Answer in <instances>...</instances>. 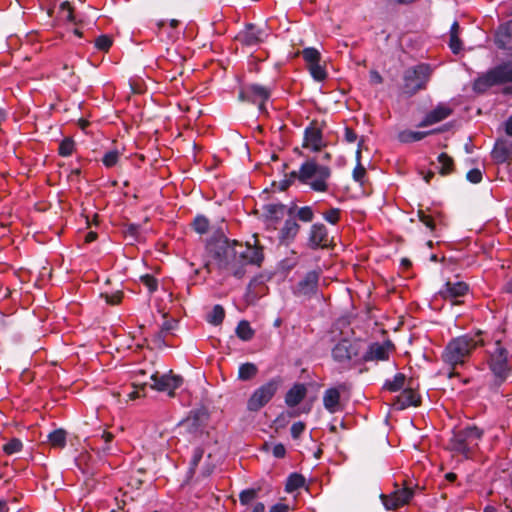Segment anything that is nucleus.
<instances>
[{
  "label": "nucleus",
  "instance_id": "f257e3e1",
  "mask_svg": "<svg viewBox=\"0 0 512 512\" xmlns=\"http://www.w3.org/2000/svg\"><path fill=\"white\" fill-rule=\"evenodd\" d=\"M231 248L226 249L227 267H221L220 270L230 271L236 278H242L246 273V266L249 264L260 265L263 260L262 248L256 243L251 245L249 242L243 244L236 240L232 242Z\"/></svg>",
  "mask_w": 512,
  "mask_h": 512
},
{
  "label": "nucleus",
  "instance_id": "f03ea898",
  "mask_svg": "<svg viewBox=\"0 0 512 512\" xmlns=\"http://www.w3.org/2000/svg\"><path fill=\"white\" fill-rule=\"evenodd\" d=\"M478 345H483L482 341L469 335L456 337L447 344L442 359L454 369L457 365H464Z\"/></svg>",
  "mask_w": 512,
  "mask_h": 512
},
{
  "label": "nucleus",
  "instance_id": "7ed1b4c3",
  "mask_svg": "<svg viewBox=\"0 0 512 512\" xmlns=\"http://www.w3.org/2000/svg\"><path fill=\"white\" fill-rule=\"evenodd\" d=\"M330 177V169L327 166L319 165L315 160H308L303 163L299 171H292L290 179H299L304 184H309L315 191H326V180Z\"/></svg>",
  "mask_w": 512,
  "mask_h": 512
},
{
  "label": "nucleus",
  "instance_id": "20e7f679",
  "mask_svg": "<svg viewBox=\"0 0 512 512\" xmlns=\"http://www.w3.org/2000/svg\"><path fill=\"white\" fill-rule=\"evenodd\" d=\"M512 82V62L503 63L479 76L473 84L474 91L483 93L490 87Z\"/></svg>",
  "mask_w": 512,
  "mask_h": 512
},
{
  "label": "nucleus",
  "instance_id": "39448f33",
  "mask_svg": "<svg viewBox=\"0 0 512 512\" xmlns=\"http://www.w3.org/2000/svg\"><path fill=\"white\" fill-rule=\"evenodd\" d=\"M482 435L483 431L477 426H468L456 431L450 440V449L468 457Z\"/></svg>",
  "mask_w": 512,
  "mask_h": 512
},
{
  "label": "nucleus",
  "instance_id": "423d86ee",
  "mask_svg": "<svg viewBox=\"0 0 512 512\" xmlns=\"http://www.w3.org/2000/svg\"><path fill=\"white\" fill-rule=\"evenodd\" d=\"M431 75V68L427 64H419L408 68L404 72L402 87L403 93L412 96L424 89Z\"/></svg>",
  "mask_w": 512,
  "mask_h": 512
},
{
  "label": "nucleus",
  "instance_id": "0eeeda50",
  "mask_svg": "<svg viewBox=\"0 0 512 512\" xmlns=\"http://www.w3.org/2000/svg\"><path fill=\"white\" fill-rule=\"evenodd\" d=\"M495 344L496 348L490 354L488 364L495 377V385L500 386L508 378L512 367L509 364L507 349L501 346L500 341H496Z\"/></svg>",
  "mask_w": 512,
  "mask_h": 512
},
{
  "label": "nucleus",
  "instance_id": "6e6552de",
  "mask_svg": "<svg viewBox=\"0 0 512 512\" xmlns=\"http://www.w3.org/2000/svg\"><path fill=\"white\" fill-rule=\"evenodd\" d=\"M272 86L257 83L245 84L240 88L238 98L258 106L260 111L265 110V103L270 99Z\"/></svg>",
  "mask_w": 512,
  "mask_h": 512
},
{
  "label": "nucleus",
  "instance_id": "1a4fd4ad",
  "mask_svg": "<svg viewBox=\"0 0 512 512\" xmlns=\"http://www.w3.org/2000/svg\"><path fill=\"white\" fill-rule=\"evenodd\" d=\"M280 384L279 378H273L257 388L247 401V409L251 412L259 411L273 398Z\"/></svg>",
  "mask_w": 512,
  "mask_h": 512
},
{
  "label": "nucleus",
  "instance_id": "9d476101",
  "mask_svg": "<svg viewBox=\"0 0 512 512\" xmlns=\"http://www.w3.org/2000/svg\"><path fill=\"white\" fill-rule=\"evenodd\" d=\"M232 242H230L223 233H219L217 236L212 238L207 243V250L213 260V262H208L206 264V267L210 269L211 265H216L218 269H221V267H227L228 262L226 259V249L225 248H231Z\"/></svg>",
  "mask_w": 512,
  "mask_h": 512
},
{
  "label": "nucleus",
  "instance_id": "9b49d317",
  "mask_svg": "<svg viewBox=\"0 0 512 512\" xmlns=\"http://www.w3.org/2000/svg\"><path fill=\"white\" fill-rule=\"evenodd\" d=\"M267 37L268 33L264 27L255 24H247L245 28L237 34L236 40L247 47H255L264 42Z\"/></svg>",
  "mask_w": 512,
  "mask_h": 512
},
{
  "label": "nucleus",
  "instance_id": "f8f14e48",
  "mask_svg": "<svg viewBox=\"0 0 512 512\" xmlns=\"http://www.w3.org/2000/svg\"><path fill=\"white\" fill-rule=\"evenodd\" d=\"M395 487L396 490L390 495L381 494L380 496L382 503L387 510H395L407 504L414 495L412 488L404 487L400 489L397 484Z\"/></svg>",
  "mask_w": 512,
  "mask_h": 512
},
{
  "label": "nucleus",
  "instance_id": "ddd939ff",
  "mask_svg": "<svg viewBox=\"0 0 512 512\" xmlns=\"http://www.w3.org/2000/svg\"><path fill=\"white\" fill-rule=\"evenodd\" d=\"M152 383L150 387L157 391L165 392L167 391L170 396H173V391L177 389L181 383L182 378L180 376L171 375V374H159L158 372L152 374L150 376Z\"/></svg>",
  "mask_w": 512,
  "mask_h": 512
},
{
  "label": "nucleus",
  "instance_id": "4468645a",
  "mask_svg": "<svg viewBox=\"0 0 512 512\" xmlns=\"http://www.w3.org/2000/svg\"><path fill=\"white\" fill-rule=\"evenodd\" d=\"M468 292V285L464 282H450L448 281L444 287L439 291L440 296L445 300H450L453 305H458L461 302L458 298L466 295Z\"/></svg>",
  "mask_w": 512,
  "mask_h": 512
},
{
  "label": "nucleus",
  "instance_id": "2eb2a0df",
  "mask_svg": "<svg viewBox=\"0 0 512 512\" xmlns=\"http://www.w3.org/2000/svg\"><path fill=\"white\" fill-rule=\"evenodd\" d=\"M332 356L337 362L349 361L353 357L358 356L357 344L351 343L347 339H343L332 349Z\"/></svg>",
  "mask_w": 512,
  "mask_h": 512
},
{
  "label": "nucleus",
  "instance_id": "dca6fc26",
  "mask_svg": "<svg viewBox=\"0 0 512 512\" xmlns=\"http://www.w3.org/2000/svg\"><path fill=\"white\" fill-rule=\"evenodd\" d=\"M491 156L497 163H504L512 157V136H510L508 132H506L504 138L497 140Z\"/></svg>",
  "mask_w": 512,
  "mask_h": 512
},
{
  "label": "nucleus",
  "instance_id": "f3484780",
  "mask_svg": "<svg viewBox=\"0 0 512 512\" xmlns=\"http://www.w3.org/2000/svg\"><path fill=\"white\" fill-rule=\"evenodd\" d=\"M319 281L317 271H309L296 286L295 294L298 296H311L316 293Z\"/></svg>",
  "mask_w": 512,
  "mask_h": 512
},
{
  "label": "nucleus",
  "instance_id": "a211bd4d",
  "mask_svg": "<svg viewBox=\"0 0 512 512\" xmlns=\"http://www.w3.org/2000/svg\"><path fill=\"white\" fill-rule=\"evenodd\" d=\"M207 420L208 413L204 409H199L192 411L190 415L180 423V426L184 427L190 433H196L206 424Z\"/></svg>",
  "mask_w": 512,
  "mask_h": 512
},
{
  "label": "nucleus",
  "instance_id": "6ab92c4d",
  "mask_svg": "<svg viewBox=\"0 0 512 512\" xmlns=\"http://www.w3.org/2000/svg\"><path fill=\"white\" fill-rule=\"evenodd\" d=\"M329 245L328 232L324 224L317 223L312 225L309 235V246L312 249L325 248Z\"/></svg>",
  "mask_w": 512,
  "mask_h": 512
},
{
  "label": "nucleus",
  "instance_id": "aec40b11",
  "mask_svg": "<svg viewBox=\"0 0 512 512\" xmlns=\"http://www.w3.org/2000/svg\"><path fill=\"white\" fill-rule=\"evenodd\" d=\"M452 114V108L448 104L441 103L428 112L421 121V126H429L437 124Z\"/></svg>",
  "mask_w": 512,
  "mask_h": 512
},
{
  "label": "nucleus",
  "instance_id": "412c9836",
  "mask_svg": "<svg viewBox=\"0 0 512 512\" xmlns=\"http://www.w3.org/2000/svg\"><path fill=\"white\" fill-rule=\"evenodd\" d=\"M264 216L268 221H278L287 213L293 215L294 208H288L281 203H270L263 206Z\"/></svg>",
  "mask_w": 512,
  "mask_h": 512
},
{
  "label": "nucleus",
  "instance_id": "4be33fe9",
  "mask_svg": "<svg viewBox=\"0 0 512 512\" xmlns=\"http://www.w3.org/2000/svg\"><path fill=\"white\" fill-rule=\"evenodd\" d=\"M421 403L420 396L412 389H405L397 397L394 406L398 410H403L409 406H419Z\"/></svg>",
  "mask_w": 512,
  "mask_h": 512
},
{
  "label": "nucleus",
  "instance_id": "5701e85b",
  "mask_svg": "<svg viewBox=\"0 0 512 512\" xmlns=\"http://www.w3.org/2000/svg\"><path fill=\"white\" fill-rule=\"evenodd\" d=\"M495 42L499 48L512 49V21L499 27L496 32Z\"/></svg>",
  "mask_w": 512,
  "mask_h": 512
},
{
  "label": "nucleus",
  "instance_id": "b1692460",
  "mask_svg": "<svg viewBox=\"0 0 512 512\" xmlns=\"http://www.w3.org/2000/svg\"><path fill=\"white\" fill-rule=\"evenodd\" d=\"M389 344L373 343L368 347V350L363 355V360L368 361H383L388 359Z\"/></svg>",
  "mask_w": 512,
  "mask_h": 512
},
{
  "label": "nucleus",
  "instance_id": "393cba45",
  "mask_svg": "<svg viewBox=\"0 0 512 512\" xmlns=\"http://www.w3.org/2000/svg\"><path fill=\"white\" fill-rule=\"evenodd\" d=\"M325 145L321 130H305L303 147L319 151Z\"/></svg>",
  "mask_w": 512,
  "mask_h": 512
},
{
  "label": "nucleus",
  "instance_id": "a878e982",
  "mask_svg": "<svg viewBox=\"0 0 512 512\" xmlns=\"http://www.w3.org/2000/svg\"><path fill=\"white\" fill-rule=\"evenodd\" d=\"M435 130L416 131L411 130H399L394 136L400 143H411L424 139L428 135L432 134Z\"/></svg>",
  "mask_w": 512,
  "mask_h": 512
},
{
  "label": "nucleus",
  "instance_id": "bb28decb",
  "mask_svg": "<svg viewBox=\"0 0 512 512\" xmlns=\"http://www.w3.org/2000/svg\"><path fill=\"white\" fill-rule=\"evenodd\" d=\"M340 391L338 388H329L323 396L324 407L331 413H335L340 409Z\"/></svg>",
  "mask_w": 512,
  "mask_h": 512
},
{
  "label": "nucleus",
  "instance_id": "cd10ccee",
  "mask_svg": "<svg viewBox=\"0 0 512 512\" xmlns=\"http://www.w3.org/2000/svg\"><path fill=\"white\" fill-rule=\"evenodd\" d=\"M307 389L304 384H295L285 396V403L294 407L298 405L306 396Z\"/></svg>",
  "mask_w": 512,
  "mask_h": 512
},
{
  "label": "nucleus",
  "instance_id": "c85d7f7f",
  "mask_svg": "<svg viewBox=\"0 0 512 512\" xmlns=\"http://www.w3.org/2000/svg\"><path fill=\"white\" fill-rule=\"evenodd\" d=\"M299 228V224L294 219H287L280 230V241L285 243L292 241L297 235Z\"/></svg>",
  "mask_w": 512,
  "mask_h": 512
},
{
  "label": "nucleus",
  "instance_id": "c756f323",
  "mask_svg": "<svg viewBox=\"0 0 512 512\" xmlns=\"http://www.w3.org/2000/svg\"><path fill=\"white\" fill-rule=\"evenodd\" d=\"M258 367L254 363L246 362L240 365L238 370V379L241 381H249L256 377Z\"/></svg>",
  "mask_w": 512,
  "mask_h": 512
},
{
  "label": "nucleus",
  "instance_id": "7c9ffc66",
  "mask_svg": "<svg viewBox=\"0 0 512 512\" xmlns=\"http://www.w3.org/2000/svg\"><path fill=\"white\" fill-rule=\"evenodd\" d=\"M179 23L176 19H171L169 23L165 20H160L157 22V27L159 30L167 32L170 39H176L180 35V32L177 30Z\"/></svg>",
  "mask_w": 512,
  "mask_h": 512
},
{
  "label": "nucleus",
  "instance_id": "2f4dec72",
  "mask_svg": "<svg viewBox=\"0 0 512 512\" xmlns=\"http://www.w3.org/2000/svg\"><path fill=\"white\" fill-rule=\"evenodd\" d=\"M67 433L64 429H56L49 433L48 441L53 447L63 448L66 445Z\"/></svg>",
  "mask_w": 512,
  "mask_h": 512
},
{
  "label": "nucleus",
  "instance_id": "473e14b6",
  "mask_svg": "<svg viewBox=\"0 0 512 512\" xmlns=\"http://www.w3.org/2000/svg\"><path fill=\"white\" fill-rule=\"evenodd\" d=\"M254 333V330L246 320H241L236 327V335L243 341L251 340Z\"/></svg>",
  "mask_w": 512,
  "mask_h": 512
},
{
  "label": "nucleus",
  "instance_id": "72a5a7b5",
  "mask_svg": "<svg viewBox=\"0 0 512 512\" xmlns=\"http://www.w3.org/2000/svg\"><path fill=\"white\" fill-rule=\"evenodd\" d=\"M75 150V141L71 137L64 138L58 148V153L62 157H68L72 155Z\"/></svg>",
  "mask_w": 512,
  "mask_h": 512
},
{
  "label": "nucleus",
  "instance_id": "f704fd0d",
  "mask_svg": "<svg viewBox=\"0 0 512 512\" xmlns=\"http://www.w3.org/2000/svg\"><path fill=\"white\" fill-rule=\"evenodd\" d=\"M305 484V478L298 473H293L288 477L287 483H286V490L288 492H292L294 490H297L298 488L304 486Z\"/></svg>",
  "mask_w": 512,
  "mask_h": 512
},
{
  "label": "nucleus",
  "instance_id": "c9c22d12",
  "mask_svg": "<svg viewBox=\"0 0 512 512\" xmlns=\"http://www.w3.org/2000/svg\"><path fill=\"white\" fill-rule=\"evenodd\" d=\"M438 161L440 163L439 173L442 175H447L453 170V159L448 156L446 153H442L438 157Z\"/></svg>",
  "mask_w": 512,
  "mask_h": 512
},
{
  "label": "nucleus",
  "instance_id": "e433bc0d",
  "mask_svg": "<svg viewBox=\"0 0 512 512\" xmlns=\"http://www.w3.org/2000/svg\"><path fill=\"white\" fill-rule=\"evenodd\" d=\"M224 317H225L224 308L221 305H215L213 307L211 313L208 315L207 320L209 323H211L213 325H219L222 323Z\"/></svg>",
  "mask_w": 512,
  "mask_h": 512
},
{
  "label": "nucleus",
  "instance_id": "4c0bfd02",
  "mask_svg": "<svg viewBox=\"0 0 512 512\" xmlns=\"http://www.w3.org/2000/svg\"><path fill=\"white\" fill-rule=\"evenodd\" d=\"M405 375L402 373H398L394 376V379L392 381H387L384 385V387L392 392H396L404 386L405 383Z\"/></svg>",
  "mask_w": 512,
  "mask_h": 512
},
{
  "label": "nucleus",
  "instance_id": "58836bf2",
  "mask_svg": "<svg viewBox=\"0 0 512 512\" xmlns=\"http://www.w3.org/2000/svg\"><path fill=\"white\" fill-rule=\"evenodd\" d=\"M309 71L313 79L316 81H323L327 77V73L323 66L319 62L308 65Z\"/></svg>",
  "mask_w": 512,
  "mask_h": 512
},
{
  "label": "nucleus",
  "instance_id": "ea45409f",
  "mask_svg": "<svg viewBox=\"0 0 512 512\" xmlns=\"http://www.w3.org/2000/svg\"><path fill=\"white\" fill-rule=\"evenodd\" d=\"M302 56L308 65L320 61V53L317 49L313 47L305 48L302 51Z\"/></svg>",
  "mask_w": 512,
  "mask_h": 512
},
{
  "label": "nucleus",
  "instance_id": "a19ab883",
  "mask_svg": "<svg viewBox=\"0 0 512 512\" xmlns=\"http://www.w3.org/2000/svg\"><path fill=\"white\" fill-rule=\"evenodd\" d=\"M193 227L199 234H205L209 229V221L204 216H197L193 221Z\"/></svg>",
  "mask_w": 512,
  "mask_h": 512
},
{
  "label": "nucleus",
  "instance_id": "79ce46f5",
  "mask_svg": "<svg viewBox=\"0 0 512 512\" xmlns=\"http://www.w3.org/2000/svg\"><path fill=\"white\" fill-rule=\"evenodd\" d=\"M22 446V442L19 439L13 438L3 446V450L6 454L11 455L19 452L22 449Z\"/></svg>",
  "mask_w": 512,
  "mask_h": 512
},
{
  "label": "nucleus",
  "instance_id": "37998d69",
  "mask_svg": "<svg viewBox=\"0 0 512 512\" xmlns=\"http://www.w3.org/2000/svg\"><path fill=\"white\" fill-rule=\"evenodd\" d=\"M257 493L258 491L255 489L243 490L239 495L241 504L247 505L248 503H250L257 497Z\"/></svg>",
  "mask_w": 512,
  "mask_h": 512
},
{
  "label": "nucleus",
  "instance_id": "c03bdc74",
  "mask_svg": "<svg viewBox=\"0 0 512 512\" xmlns=\"http://www.w3.org/2000/svg\"><path fill=\"white\" fill-rule=\"evenodd\" d=\"M203 453H204V450L202 448L198 447L195 449L193 457L190 462V468H189L190 474H193L195 472V468L201 461V459L203 457Z\"/></svg>",
  "mask_w": 512,
  "mask_h": 512
},
{
  "label": "nucleus",
  "instance_id": "a18cd8bd",
  "mask_svg": "<svg viewBox=\"0 0 512 512\" xmlns=\"http://www.w3.org/2000/svg\"><path fill=\"white\" fill-rule=\"evenodd\" d=\"M95 45L99 50L107 51L112 45V40L106 35H101L96 39Z\"/></svg>",
  "mask_w": 512,
  "mask_h": 512
},
{
  "label": "nucleus",
  "instance_id": "49530a36",
  "mask_svg": "<svg viewBox=\"0 0 512 512\" xmlns=\"http://www.w3.org/2000/svg\"><path fill=\"white\" fill-rule=\"evenodd\" d=\"M118 152L117 151H109L103 157V163L106 167L114 166L118 161Z\"/></svg>",
  "mask_w": 512,
  "mask_h": 512
},
{
  "label": "nucleus",
  "instance_id": "de8ad7c7",
  "mask_svg": "<svg viewBox=\"0 0 512 512\" xmlns=\"http://www.w3.org/2000/svg\"><path fill=\"white\" fill-rule=\"evenodd\" d=\"M297 216L304 222H310L313 219V211L310 207H302L298 210Z\"/></svg>",
  "mask_w": 512,
  "mask_h": 512
},
{
  "label": "nucleus",
  "instance_id": "09e8293b",
  "mask_svg": "<svg viewBox=\"0 0 512 512\" xmlns=\"http://www.w3.org/2000/svg\"><path fill=\"white\" fill-rule=\"evenodd\" d=\"M141 281L149 289L150 292H154L157 289V280L151 275L146 274L142 276Z\"/></svg>",
  "mask_w": 512,
  "mask_h": 512
},
{
  "label": "nucleus",
  "instance_id": "8fccbe9b",
  "mask_svg": "<svg viewBox=\"0 0 512 512\" xmlns=\"http://www.w3.org/2000/svg\"><path fill=\"white\" fill-rule=\"evenodd\" d=\"M365 175H366L365 167L361 163H358L353 170V179L356 182L362 183Z\"/></svg>",
  "mask_w": 512,
  "mask_h": 512
},
{
  "label": "nucleus",
  "instance_id": "3c124183",
  "mask_svg": "<svg viewBox=\"0 0 512 512\" xmlns=\"http://www.w3.org/2000/svg\"><path fill=\"white\" fill-rule=\"evenodd\" d=\"M102 297L105 298L106 302L110 305H116L119 304L122 300L123 293L120 291H117L114 294H101Z\"/></svg>",
  "mask_w": 512,
  "mask_h": 512
},
{
  "label": "nucleus",
  "instance_id": "603ef678",
  "mask_svg": "<svg viewBox=\"0 0 512 512\" xmlns=\"http://www.w3.org/2000/svg\"><path fill=\"white\" fill-rule=\"evenodd\" d=\"M466 178L473 184L480 183L482 180V172L477 168L472 169L467 173Z\"/></svg>",
  "mask_w": 512,
  "mask_h": 512
},
{
  "label": "nucleus",
  "instance_id": "864d4df0",
  "mask_svg": "<svg viewBox=\"0 0 512 512\" xmlns=\"http://www.w3.org/2000/svg\"><path fill=\"white\" fill-rule=\"evenodd\" d=\"M339 209L333 208L324 213V218L331 224H336L339 220Z\"/></svg>",
  "mask_w": 512,
  "mask_h": 512
},
{
  "label": "nucleus",
  "instance_id": "5fc2aeb1",
  "mask_svg": "<svg viewBox=\"0 0 512 512\" xmlns=\"http://www.w3.org/2000/svg\"><path fill=\"white\" fill-rule=\"evenodd\" d=\"M305 430V424L303 422H295L291 426V435L294 439L299 438V436L303 433Z\"/></svg>",
  "mask_w": 512,
  "mask_h": 512
},
{
  "label": "nucleus",
  "instance_id": "6e6d98bb",
  "mask_svg": "<svg viewBox=\"0 0 512 512\" xmlns=\"http://www.w3.org/2000/svg\"><path fill=\"white\" fill-rule=\"evenodd\" d=\"M449 46H450L451 50L453 51V53H455V54L461 50V41L458 38V35H456V34L450 35Z\"/></svg>",
  "mask_w": 512,
  "mask_h": 512
},
{
  "label": "nucleus",
  "instance_id": "4d7b16f0",
  "mask_svg": "<svg viewBox=\"0 0 512 512\" xmlns=\"http://www.w3.org/2000/svg\"><path fill=\"white\" fill-rule=\"evenodd\" d=\"M60 9H61L64 17L67 20H69V21L73 20V11H72V8H71V6H70V4L68 2L61 3Z\"/></svg>",
  "mask_w": 512,
  "mask_h": 512
},
{
  "label": "nucleus",
  "instance_id": "13d9d810",
  "mask_svg": "<svg viewBox=\"0 0 512 512\" xmlns=\"http://www.w3.org/2000/svg\"><path fill=\"white\" fill-rule=\"evenodd\" d=\"M418 217H419V220L424 223L428 228L430 229H434V222H433V219L426 215L422 210H419L418 211Z\"/></svg>",
  "mask_w": 512,
  "mask_h": 512
},
{
  "label": "nucleus",
  "instance_id": "bf43d9fd",
  "mask_svg": "<svg viewBox=\"0 0 512 512\" xmlns=\"http://www.w3.org/2000/svg\"><path fill=\"white\" fill-rule=\"evenodd\" d=\"M101 438L104 440L105 445L102 447V451L104 453H108L110 451L109 443L114 438L113 434L110 432L103 431L101 434Z\"/></svg>",
  "mask_w": 512,
  "mask_h": 512
},
{
  "label": "nucleus",
  "instance_id": "052dcab7",
  "mask_svg": "<svg viewBox=\"0 0 512 512\" xmlns=\"http://www.w3.org/2000/svg\"><path fill=\"white\" fill-rule=\"evenodd\" d=\"M165 333L162 332V331H159L157 332L155 335H154V338H153V342L154 344L158 347V348H162L164 347L166 344H165Z\"/></svg>",
  "mask_w": 512,
  "mask_h": 512
},
{
  "label": "nucleus",
  "instance_id": "680f3d73",
  "mask_svg": "<svg viewBox=\"0 0 512 512\" xmlns=\"http://www.w3.org/2000/svg\"><path fill=\"white\" fill-rule=\"evenodd\" d=\"M214 469L215 464L207 463L202 467L200 475L202 476V478H207L213 473Z\"/></svg>",
  "mask_w": 512,
  "mask_h": 512
},
{
  "label": "nucleus",
  "instance_id": "e2e57ef3",
  "mask_svg": "<svg viewBox=\"0 0 512 512\" xmlns=\"http://www.w3.org/2000/svg\"><path fill=\"white\" fill-rule=\"evenodd\" d=\"M286 449L283 444H276L273 448V455L277 458H282L285 456Z\"/></svg>",
  "mask_w": 512,
  "mask_h": 512
},
{
  "label": "nucleus",
  "instance_id": "0e129e2a",
  "mask_svg": "<svg viewBox=\"0 0 512 512\" xmlns=\"http://www.w3.org/2000/svg\"><path fill=\"white\" fill-rule=\"evenodd\" d=\"M175 325H176V321H175V320H166V321L162 324V326H161V330H160V331H162V332H164V333H167V332H169V331L173 330V329H174V327H175Z\"/></svg>",
  "mask_w": 512,
  "mask_h": 512
},
{
  "label": "nucleus",
  "instance_id": "69168bd1",
  "mask_svg": "<svg viewBox=\"0 0 512 512\" xmlns=\"http://www.w3.org/2000/svg\"><path fill=\"white\" fill-rule=\"evenodd\" d=\"M269 512H288V506L285 504H275L271 507Z\"/></svg>",
  "mask_w": 512,
  "mask_h": 512
},
{
  "label": "nucleus",
  "instance_id": "338daca9",
  "mask_svg": "<svg viewBox=\"0 0 512 512\" xmlns=\"http://www.w3.org/2000/svg\"><path fill=\"white\" fill-rule=\"evenodd\" d=\"M382 76L377 71L370 72V81L374 84L382 83Z\"/></svg>",
  "mask_w": 512,
  "mask_h": 512
},
{
  "label": "nucleus",
  "instance_id": "774afa93",
  "mask_svg": "<svg viewBox=\"0 0 512 512\" xmlns=\"http://www.w3.org/2000/svg\"><path fill=\"white\" fill-rule=\"evenodd\" d=\"M345 139L352 143L357 140V134L355 133V130H346L345 132Z\"/></svg>",
  "mask_w": 512,
  "mask_h": 512
}]
</instances>
